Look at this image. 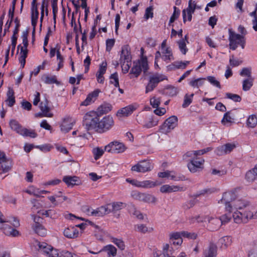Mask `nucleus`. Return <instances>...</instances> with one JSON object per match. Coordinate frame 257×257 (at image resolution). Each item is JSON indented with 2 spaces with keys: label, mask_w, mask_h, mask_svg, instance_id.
Returning a JSON list of instances; mask_svg holds the SVG:
<instances>
[{
  "label": "nucleus",
  "mask_w": 257,
  "mask_h": 257,
  "mask_svg": "<svg viewBox=\"0 0 257 257\" xmlns=\"http://www.w3.org/2000/svg\"><path fill=\"white\" fill-rule=\"evenodd\" d=\"M148 69L147 58L146 57H142L137 62L134 63L129 74L130 78H132L133 76L138 77L142 71L145 75H147Z\"/></svg>",
  "instance_id": "nucleus-1"
},
{
  "label": "nucleus",
  "mask_w": 257,
  "mask_h": 257,
  "mask_svg": "<svg viewBox=\"0 0 257 257\" xmlns=\"http://www.w3.org/2000/svg\"><path fill=\"white\" fill-rule=\"evenodd\" d=\"M47 6L48 4L46 2V0H43L42 6H41V18H40V21L42 22L44 18V10L46 9V15H48V11L47 9Z\"/></svg>",
  "instance_id": "nucleus-59"
},
{
  "label": "nucleus",
  "mask_w": 257,
  "mask_h": 257,
  "mask_svg": "<svg viewBox=\"0 0 257 257\" xmlns=\"http://www.w3.org/2000/svg\"><path fill=\"white\" fill-rule=\"evenodd\" d=\"M74 123L75 121L71 117H66L63 119L61 125V130L64 133H67L72 128Z\"/></svg>",
  "instance_id": "nucleus-20"
},
{
  "label": "nucleus",
  "mask_w": 257,
  "mask_h": 257,
  "mask_svg": "<svg viewBox=\"0 0 257 257\" xmlns=\"http://www.w3.org/2000/svg\"><path fill=\"white\" fill-rule=\"evenodd\" d=\"M159 184L157 181H152L151 180H144L142 181H140L139 183V187L144 188H153Z\"/></svg>",
  "instance_id": "nucleus-37"
},
{
  "label": "nucleus",
  "mask_w": 257,
  "mask_h": 257,
  "mask_svg": "<svg viewBox=\"0 0 257 257\" xmlns=\"http://www.w3.org/2000/svg\"><path fill=\"white\" fill-rule=\"evenodd\" d=\"M38 250L39 252L49 257H58V251L54 248L51 245L46 242H38Z\"/></svg>",
  "instance_id": "nucleus-5"
},
{
  "label": "nucleus",
  "mask_w": 257,
  "mask_h": 257,
  "mask_svg": "<svg viewBox=\"0 0 257 257\" xmlns=\"http://www.w3.org/2000/svg\"><path fill=\"white\" fill-rule=\"evenodd\" d=\"M43 80L45 83L47 84H52L57 82L56 77L55 75H45L43 77Z\"/></svg>",
  "instance_id": "nucleus-54"
},
{
  "label": "nucleus",
  "mask_w": 257,
  "mask_h": 257,
  "mask_svg": "<svg viewBox=\"0 0 257 257\" xmlns=\"http://www.w3.org/2000/svg\"><path fill=\"white\" fill-rule=\"evenodd\" d=\"M204 159L200 158L190 160V162L187 165L188 169L193 173L200 172L204 168Z\"/></svg>",
  "instance_id": "nucleus-9"
},
{
  "label": "nucleus",
  "mask_w": 257,
  "mask_h": 257,
  "mask_svg": "<svg viewBox=\"0 0 257 257\" xmlns=\"http://www.w3.org/2000/svg\"><path fill=\"white\" fill-rule=\"evenodd\" d=\"M114 121L110 115L103 117L101 120L99 119L98 132L103 133L110 130L114 125Z\"/></svg>",
  "instance_id": "nucleus-4"
},
{
  "label": "nucleus",
  "mask_w": 257,
  "mask_h": 257,
  "mask_svg": "<svg viewBox=\"0 0 257 257\" xmlns=\"http://www.w3.org/2000/svg\"><path fill=\"white\" fill-rule=\"evenodd\" d=\"M63 181L66 184V185L68 186H73L74 185H79V179L77 176H64L63 178Z\"/></svg>",
  "instance_id": "nucleus-30"
},
{
  "label": "nucleus",
  "mask_w": 257,
  "mask_h": 257,
  "mask_svg": "<svg viewBox=\"0 0 257 257\" xmlns=\"http://www.w3.org/2000/svg\"><path fill=\"white\" fill-rule=\"evenodd\" d=\"M205 78H200L192 80L191 81H190L189 84L193 87L198 88L199 86L203 84L204 80H205Z\"/></svg>",
  "instance_id": "nucleus-50"
},
{
  "label": "nucleus",
  "mask_w": 257,
  "mask_h": 257,
  "mask_svg": "<svg viewBox=\"0 0 257 257\" xmlns=\"http://www.w3.org/2000/svg\"><path fill=\"white\" fill-rule=\"evenodd\" d=\"M135 109L136 107L134 105H129L118 110L116 113V115L120 117L127 116L132 114Z\"/></svg>",
  "instance_id": "nucleus-24"
},
{
  "label": "nucleus",
  "mask_w": 257,
  "mask_h": 257,
  "mask_svg": "<svg viewBox=\"0 0 257 257\" xmlns=\"http://www.w3.org/2000/svg\"><path fill=\"white\" fill-rule=\"evenodd\" d=\"M228 213L222 215L219 219L220 220L221 225L223 223H225L230 221L232 215H231V212L227 211Z\"/></svg>",
  "instance_id": "nucleus-55"
},
{
  "label": "nucleus",
  "mask_w": 257,
  "mask_h": 257,
  "mask_svg": "<svg viewBox=\"0 0 257 257\" xmlns=\"http://www.w3.org/2000/svg\"><path fill=\"white\" fill-rule=\"evenodd\" d=\"M229 41L230 48L235 50L238 45H240L242 49L244 48L245 44V39L243 36L237 34L229 30Z\"/></svg>",
  "instance_id": "nucleus-2"
},
{
  "label": "nucleus",
  "mask_w": 257,
  "mask_h": 257,
  "mask_svg": "<svg viewBox=\"0 0 257 257\" xmlns=\"http://www.w3.org/2000/svg\"><path fill=\"white\" fill-rule=\"evenodd\" d=\"M107 68V63L106 61H103L100 65L99 69L96 73V76L97 78V82L99 83H103L104 77L103 75L105 73Z\"/></svg>",
  "instance_id": "nucleus-21"
},
{
  "label": "nucleus",
  "mask_w": 257,
  "mask_h": 257,
  "mask_svg": "<svg viewBox=\"0 0 257 257\" xmlns=\"http://www.w3.org/2000/svg\"><path fill=\"white\" fill-rule=\"evenodd\" d=\"M109 79L111 84H113L115 87H119V79L116 72L112 74L109 77Z\"/></svg>",
  "instance_id": "nucleus-47"
},
{
  "label": "nucleus",
  "mask_w": 257,
  "mask_h": 257,
  "mask_svg": "<svg viewBox=\"0 0 257 257\" xmlns=\"http://www.w3.org/2000/svg\"><path fill=\"white\" fill-rule=\"evenodd\" d=\"M182 236L189 239H195L197 237V234L194 232H189L188 231H181Z\"/></svg>",
  "instance_id": "nucleus-62"
},
{
  "label": "nucleus",
  "mask_w": 257,
  "mask_h": 257,
  "mask_svg": "<svg viewBox=\"0 0 257 257\" xmlns=\"http://www.w3.org/2000/svg\"><path fill=\"white\" fill-rule=\"evenodd\" d=\"M233 211H238V209H241L243 207H246L248 204L246 202L241 200H235L232 203Z\"/></svg>",
  "instance_id": "nucleus-34"
},
{
  "label": "nucleus",
  "mask_w": 257,
  "mask_h": 257,
  "mask_svg": "<svg viewBox=\"0 0 257 257\" xmlns=\"http://www.w3.org/2000/svg\"><path fill=\"white\" fill-rule=\"evenodd\" d=\"M257 124V117L255 115H250L247 120V125L248 127L253 128Z\"/></svg>",
  "instance_id": "nucleus-42"
},
{
  "label": "nucleus",
  "mask_w": 257,
  "mask_h": 257,
  "mask_svg": "<svg viewBox=\"0 0 257 257\" xmlns=\"http://www.w3.org/2000/svg\"><path fill=\"white\" fill-rule=\"evenodd\" d=\"M253 79L252 77L247 78L243 81L242 89L246 91L250 89L253 85Z\"/></svg>",
  "instance_id": "nucleus-39"
},
{
  "label": "nucleus",
  "mask_w": 257,
  "mask_h": 257,
  "mask_svg": "<svg viewBox=\"0 0 257 257\" xmlns=\"http://www.w3.org/2000/svg\"><path fill=\"white\" fill-rule=\"evenodd\" d=\"M0 223H10L14 227L20 226L19 220L15 217H6L0 211Z\"/></svg>",
  "instance_id": "nucleus-22"
},
{
  "label": "nucleus",
  "mask_w": 257,
  "mask_h": 257,
  "mask_svg": "<svg viewBox=\"0 0 257 257\" xmlns=\"http://www.w3.org/2000/svg\"><path fill=\"white\" fill-rule=\"evenodd\" d=\"M166 79L167 77L163 74L156 73L150 76L149 82L146 87V93L153 91L160 82Z\"/></svg>",
  "instance_id": "nucleus-3"
},
{
  "label": "nucleus",
  "mask_w": 257,
  "mask_h": 257,
  "mask_svg": "<svg viewBox=\"0 0 257 257\" xmlns=\"http://www.w3.org/2000/svg\"><path fill=\"white\" fill-rule=\"evenodd\" d=\"M7 99L6 101L8 103V105L9 106L12 107L15 103V97L14 96V90L12 88L9 87L7 93Z\"/></svg>",
  "instance_id": "nucleus-36"
},
{
  "label": "nucleus",
  "mask_w": 257,
  "mask_h": 257,
  "mask_svg": "<svg viewBox=\"0 0 257 257\" xmlns=\"http://www.w3.org/2000/svg\"><path fill=\"white\" fill-rule=\"evenodd\" d=\"M150 101L153 108H158L160 105L161 99L160 97L154 96L150 98Z\"/></svg>",
  "instance_id": "nucleus-49"
},
{
  "label": "nucleus",
  "mask_w": 257,
  "mask_h": 257,
  "mask_svg": "<svg viewBox=\"0 0 257 257\" xmlns=\"http://www.w3.org/2000/svg\"><path fill=\"white\" fill-rule=\"evenodd\" d=\"M99 117L96 114L94 116L90 114L85 116V123L88 130L96 129L98 132Z\"/></svg>",
  "instance_id": "nucleus-13"
},
{
  "label": "nucleus",
  "mask_w": 257,
  "mask_h": 257,
  "mask_svg": "<svg viewBox=\"0 0 257 257\" xmlns=\"http://www.w3.org/2000/svg\"><path fill=\"white\" fill-rule=\"evenodd\" d=\"M106 207H107L108 209H109L110 213L111 212H114L125 207V204L121 202H114L112 203L107 204Z\"/></svg>",
  "instance_id": "nucleus-29"
},
{
  "label": "nucleus",
  "mask_w": 257,
  "mask_h": 257,
  "mask_svg": "<svg viewBox=\"0 0 257 257\" xmlns=\"http://www.w3.org/2000/svg\"><path fill=\"white\" fill-rule=\"evenodd\" d=\"M216 254L217 246L213 243H210L203 252L204 257H216Z\"/></svg>",
  "instance_id": "nucleus-26"
},
{
  "label": "nucleus",
  "mask_w": 257,
  "mask_h": 257,
  "mask_svg": "<svg viewBox=\"0 0 257 257\" xmlns=\"http://www.w3.org/2000/svg\"><path fill=\"white\" fill-rule=\"evenodd\" d=\"M64 235L69 238H74L78 236L79 231L74 226H69L64 230Z\"/></svg>",
  "instance_id": "nucleus-25"
},
{
  "label": "nucleus",
  "mask_w": 257,
  "mask_h": 257,
  "mask_svg": "<svg viewBox=\"0 0 257 257\" xmlns=\"http://www.w3.org/2000/svg\"><path fill=\"white\" fill-rule=\"evenodd\" d=\"M205 79L213 85L217 87V88H221L220 82L215 78V77L209 76L207 77Z\"/></svg>",
  "instance_id": "nucleus-56"
},
{
  "label": "nucleus",
  "mask_w": 257,
  "mask_h": 257,
  "mask_svg": "<svg viewBox=\"0 0 257 257\" xmlns=\"http://www.w3.org/2000/svg\"><path fill=\"white\" fill-rule=\"evenodd\" d=\"M104 151H105V149H102L98 147L94 148L92 150V153L94 159L97 160L99 159L103 154Z\"/></svg>",
  "instance_id": "nucleus-44"
},
{
  "label": "nucleus",
  "mask_w": 257,
  "mask_h": 257,
  "mask_svg": "<svg viewBox=\"0 0 257 257\" xmlns=\"http://www.w3.org/2000/svg\"><path fill=\"white\" fill-rule=\"evenodd\" d=\"M236 195L234 191H229L225 192L223 194L221 201L225 205V210L229 211L230 213L232 212L233 209L232 206V202L235 200Z\"/></svg>",
  "instance_id": "nucleus-7"
},
{
  "label": "nucleus",
  "mask_w": 257,
  "mask_h": 257,
  "mask_svg": "<svg viewBox=\"0 0 257 257\" xmlns=\"http://www.w3.org/2000/svg\"><path fill=\"white\" fill-rule=\"evenodd\" d=\"M57 54V59L58 61V68L57 69V70L58 71L63 67V62H64V58L63 56L61 55L60 52L59 50H57L56 52Z\"/></svg>",
  "instance_id": "nucleus-58"
},
{
  "label": "nucleus",
  "mask_w": 257,
  "mask_h": 257,
  "mask_svg": "<svg viewBox=\"0 0 257 257\" xmlns=\"http://www.w3.org/2000/svg\"><path fill=\"white\" fill-rule=\"evenodd\" d=\"M107 253L108 257H114L116 255L117 249L111 244H108L103 247L102 249Z\"/></svg>",
  "instance_id": "nucleus-32"
},
{
  "label": "nucleus",
  "mask_w": 257,
  "mask_h": 257,
  "mask_svg": "<svg viewBox=\"0 0 257 257\" xmlns=\"http://www.w3.org/2000/svg\"><path fill=\"white\" fill-rule=\"evenodd\" d=\"M111 241L114 243L120 249L124 250L125 248V244L124 242L120 239L112 237L111 238Z\"/></svg>",
  "instance_id": "nucleus-53"
},
{
  "label": "nucleus",
  "mask_w": 257,
  "mask_h": 257,
  "mask_svg": "<svg viewBox=\"0 0 257 257\" xmlns=\"http://www.w3.org/2000/svg\"><path fill=\"white\" fill-rule=\"evenodd\" d=\"M100 91L99 89H96L93 92L90 93L87 96L85 100L81 103V105L87 106L93 102L98 96Z\"/></svg>",
  "instance_id": "nucleus-23"
},
{
  "label": "nucleus",
  "mask_w": 257,
  "mask_h": 257,
  "mask_svg": "<svg viewBox=\"0 0 257 257\" xmlns=\"http://www.w3.org/2000/svg\"><path fill=\"white\" fill-rule=\"evenodd\" d=\"M153 165L149 160H143L139 162L132 167V171L137 172L145 173L151 171Z\"/></svg>",
  "instance_id": "nucleus-8"
},
{
  "label": "nucleus",
  "mask_w": 257,
  "mask_h": 257,
  "mask_svg": "<svg viewBox=\"0 0 257 257\" xmlns=\"http://www.w3.org/2000/svg\"><path fill=\"white\" fill-rule=\"evenodd\" d=\"M166 93L170 96H175L178 93V89L176 87L170 86L167 88Z\"/></svg>",
  "instance_id": "nucleus-63"
},
{
  "label": "nucleus",
  "mask_w": 257,
  "mask_h": 257,
  "mask_svg": "<svg viewBox=\"0 0 257 257\" xmlns=\"http://www.w3.org/2000/svg\"><path fill=\"white\" fill-rule=\"evenodd\" d=\"M158 123V120L156 118L149 116L146 117L145 122L143 126L146 128H151L157 125Z\"/></svg>",
  "instance_id": "nucleus-31"
},
{
  "label": "nucleus",
  "mask_w": 257,
  "mask_h": 257,
  "mask_svg": "<svg viewBox=\"0 0 257 257\" xmlns=\"http://www.w3.org/2000/svg\"><path fill=\"white\" fill-rule=\"evenodd\" d=\"M179 50L183 55H185L188 51V49L186 47V44L185 40L181 39L177 42Z\"/></svg>",
  "instance_id": "nucleus-46"
},
{
  "label": "nucleus",
  "mask_w": 257,
  "mask_h": 257,
  "mask_svg": "<svg viewBox=\"0 0 257 257\" xmlns=\"http://www.w3.org/2000/svg\"><path fill=\"white\" fill-rule=\"evenodd\" d=\"M198 150L197 151H190L186 153L184 156V159H186L187 158H190V160L196 159L197 158L199 155Z\"/></svg>",
  "instance_id": "nucleus-48"
},
{
  "label": "nucleus",
  "mask_w": 257,
  "mask_h": 257,
  "mask_svg": "<svg viewBox=\"0 0 257 257\" xmlns=\"http://www.w3.org/2000/svg\"><path fill=\"white\" fill-rule=\"evenodd\" d=\"M131 53L127 46H124L122 47L120 57V63H130L131 62Z\"/></svg>",
  "instance_id": "nucleus-19"
},
{
  "label": "nucleus",
  "mask_w": 257,
  "mask_h": 257,
  "mask_svg": "<svg viewBox=\"0 0 257 257\" xmlns=\"http://www.w3.org/2000/svg\"><path fill=\"white\" fill-rule=\"evenodd\" d=\"M236 146L235 143H227L220 146L215 150V153L218 156H222L230 153L233 151Z\"/></svg>",
  "instance_id": "nucleus-15"
},
{
  "label": "nucleus",
  "mask_w": 257,
  "mask_h": 257,
  "mask_svg": "<svg viewBox=\"0 0 257 257\" xmlns=\"http://www.w3.org/2000/svg\"><path fill=\"white\" fill-rule=\"evenodd\" d=\"M10 125L12 130L21 134L24 128L15 120H12L10 122Z\"/></svg>",
  "instance_id": "nucleus-40"
},
{
  "label": "nucleus",
  "mask_w": 257,
  "mask_h": 257,
  "mask_svg": "<svg viewBox=\"0 0 257 257\" xmlns=\"http://www.w3.org/2000/svg\"><path fill=\"white\" fill-rule=\"evenodd\" d=\"M178 123V118L173 115L167 118L164 123L160 126V131L163 133L167 134L173 130Z\"/></svg>",
  "instance_id": "nucleus-6"
},
{
  "label": "nucleus",
  "mask_w": 257,
  "mask_h": 257,
  "mask_svg": "<svg viewBox=\"0 0 257 257\" xmlns=\"http://www.w3.org/2000/svg\"><path fill=\"white\" fill-rule=\"evenodd\" d=\"M40 109L41 112L37 113L35 114L36 117H52L53 116V113L51 112V109L49 106L48 102L47 100L42 101L40 103Z\"/></svg>",
  "instance_id": "nucleus-12"
},
{
  "label": "nucleus",
  "mask_w": 257,
  "mask_h": 257,
  "mask_svg": "<svg viewBox=\"0 0 257 257\" xmlns=\"http://www.w3.org/2000/svg\"><path fill=\"white\" fill-rule=\"evenodd\" d=\"M219 242L222 244V247L226 248L231 244V237L229 236H223L220 239Z\"/></svg>",
  "instance_id": "nucleus-41"
},
{
  "label": "nucleus",
  "mask_w": 257,
  "mask_h": 257,
  "mask_svg": "<svg viewBox=\"0 0 257 257\" xmlns=\"http://www.w3.org/2000/svg\"><path fill=\"white\" fill-rule=\"evenodd\" d=\"M125 150V145L118 142H111L105 147V150L110 153H121Z\"/></svg>",
  "instance_id": "nucleus-11"
},
{
  "label": "nucleus",
  "mask_w": 257,
  "mask_h": 257,
  "mask_svg": "<svg viewBox=\"0 0 257 257\" xmlns=\"http://www.w3.org/2000/svg\"><path fill=\"white\" fill-rule=\"evenodd\" d=\"M161 53L162 59L167 63L175 59L171 48L161 51Z\"/></svg>",
  "instance_id": "nucleus-28"
},
{
  "label": "nucleus",
  "mask_w": 257,
  "mask_h": 257,
  "mask_svg": "<svg viewBox=\"0 0 257 257\" xmlns=\"http://www.w3.org/2000/svg\"><path fill=\"white\" fill-rule=\"evenodd\" d=\"M20 57L19 58V62L22 68H24L26 63V58L27 57L28 51H24L21 49L20 51Z\"/></svg>",
  "instance_id": "nucleus-51"
},
{
  "label": "nucleus",
  "mask_w": 257,
  "mask_h": 257,
  "mask_svg": "<svg viewBox=\"0 0 257 257\" xmlns=\"http://www.w3.org/2000/svg\"><path fill=\"white\" fill-rule=\"evenodd\" d=\"M20 135L24 136L30 137L32 138H35L37 136V134L34 131L28 130L25 128H23Z\"/></svg>",
  "instance_id": "nucleus-45"
},
{
  "label": "nucleus",
  "mask_w": 257,
  "mask_h": 257,
  "mask_svg": "<svg viewBox=\"0 0 257 257\" xmlns=\"http://www.w3.org/2000/svg\"><path fill=\"white\" fill-rule=\"evenodd\" d=\"M185 189L183 187L168 184L162 185L160 188V191L162 193H171L175 192L183 191Z\"/></svg>",
  "instance_id": "nucleus-16"
},
{
  "label": "nucleus",
  "mask_w": 257,
  "mask_h": 257,
  "mask_svg": "<svg viewBox=\"0 0 257 257\" xmlns=\"http://www.w3.org/2000/svg\"><path fill=\"white\" fill-rule=\"evenodd\" d=\"M193 96V93L191 94L190 95H188L187 94L185 95L184 98V102L182 104V107L183 108L187 107L191 103Z\"/></svg>",
  "instance_id": "nucleus-52"
},
{
  "label": "nucleus",
  "mask_w": 257,
  "mask_h": 257,
  "mask_svg": "<svg viewBox=\"0 0 257 257\" xmlns=\"http://www.w3.org/2000/svg\"><path fill=\"white\" fill-rule=\"evenodd\" d=\"M3 225L1 229L4 233L8 236L13 237L18 236L20 235L19 231L12 227L9 224L10 223H2ZM10 224H11L10 223Z\"/></svg>",
  "instance_id": "nucleus-17"
},
{
  "label": "nucleus",
  "mask_w": 257,
  "mask_h": 257,
  "mask_svg": "<svg viewBox=\"0 0 257 257\" xmlns=\"http://www.w3.org/2000/svg\"><path fill=\"white\" fill-rule=\"evenodd\" d=\"M233 217L234 221L237 223L243 222V213L238 211H233Z\"/></svg>",
  "instance_id": "nucleus-43"
},
{
  "label": "nucleus",
  "mask_w": 257,
  "mask_h": 257,
  "mask_svg": "<svg viewBox=\"0 0 257 257\" xmlns=\"http://www.w3.org/2000/svg\"><path fill=\"white\" fill-rule=\"evenodd\" d=\"M157 198L154 195L147 193H143L141 201L147 203L155 204L157 202Z\"/></svg>",
  "instance_id": "nucleus-33"
},
{
  "label": "nucleus",
  "mask_w": 257,
  "mask_h": 257,
  "mask_svg": "<svg viewBox=\"0 0 257 257\" xmlns=\"http://www.w3.org/2000/svg\"><path fill=\"white\" fill-rule=\"evenodd\" d=\"M42 215L46 216V217H50L52 218H55L57 217V213L56 210L49 209L45 210L42 213Z\"/></svg>",
  "instance_id": "nucleus-57"
},
{
  "label": "nucleus",
  "mask_w": 257,
  "mask_h": 257,
  "mask_svg": "<svg viewBox=\"0 0 257 257\" xmlns=\"http://www.w3.org/2000/svg\"><path fill=\"white\" fill-rule=\"evenodd\" d=\"M12 167V161L9 159L0 163V173H4L10 170Z\"/></svg>",
  "instance_id": "nucleus-35"
},
{
  "label": "nucleus",
  "mask_w": 257,
  "mask_h": 257,
  "mask_svg": "<svg viewBox=\"0 0 257 257\" xmlns=\"http://www.w3.org/2000/svg\"><path fill=\"white\" fill-rule=\"evenodd\" d=\"M110 213L109 209L105 206H101L91 211L90 215L94 216H102Z\"/></svg>",
  "instance_id": "nucleus-27"
},
{
  "label": "nucleus",
  "mask_w": 257,
  "mask_h": 257,
  "mask_svg": "<svg viewBox=\"0 0 257 257\" xmlns=\"http://www.w3.org/2000/svg\"><path fill=\"white\" fill-rule=\"evenodd\" d=\"M196 9V4H192V0H190L189 2L188 7L186 10H184L182 12L183 21L185 23L186 22V12H191L193 13Z\"/></svg>",
  "instance_id": "nucleus-38"
},
{
  "label": "nucleus",
  "mask_w": 257,
  "mask_h": 257,
  "mask_svg": "<svg viewBox=\"0 0 257 257\" xmlns=\"http://www.w3.org/2000/svg\"><path fill=\"white\" fill-rule=\"evenodd\" d=\"M58 257H78L76 254H72L71 252L66 251L63 250L60 253L58 252Z\"/></svg>",
  "instance_id": "nucleus-64"
},
{
  "label": "nucleus",
  "mask_w": 257,
  "mask_h": 257,
  "mask_svg": "<svg viewBox=\"0 0 257 257\" xmlns=\"http://www.w3.org/2000/svg\"><path fill=\"white\" fill-rule=\"evenodd\" d=\"M204 221L208 222L206 227L210 231H215L218 230L220 226V220L218 218H214L212 216H205Z\"/></svg>",
  "instance_id": "nucleus-14"
},
{
  "label": "nucleus",
  "mask_w": 257,
  "mask_h": 257,
  "mask_svg": "<svg viewBox=\"0 0 257 257\" xmlns=\"http://www.w3.org/2000/svg\"><path fill=\"white\" fill-rule=\"evenodd\" d=\"M226 96L227 98L232 100L234 102H240L241 100V97L239 95L236 94L227 93L226 94Z\"/></svg>",
  "instance_id": "nucleus-60"
},
{
  "label": "nucleus",
  "mask_w": 257,
  "mask_h": 257,
  "mask_svg": "<svg viewBox=\"0 0 257 257\" xmlns=\"http://www.w3.org/2000/svg\"><path fill=\"white\" fill-rule=\"evenodd\" d=\"M31 216L34 222L32 226L33 231L40 236H46L47 234V229L39 222L40 217L35 214H31Z\"/></svg>",
  "instance_id": "nucleus-10"
},
{
  "label": "nucleus",
  "mask_w": 257,
  "mask_h": 257,
  "mask_svg": "<svg viewBox=\"0 0 257 257\" xmlns=\"http://www.w3.org/2000/svg\"><path fill=\"white\" fill-rule=\"evenodd\" d=\"M245 179L246 182L250 183L257 181V164L246 172Z\"/></svg>",
  "instance_id": "nucleus-18"
},
{
  "label": "nucleus",
  "mask_w": 257,
  "mask_h": 257,
  "mask_svg": "<svg viewBox=\"0 0 257 257\" xmlns=\"http://www.w3.org/2000/svg\"><path fill=\"white\" fill-rule=\"evenodd\" d=\"M182 232H175L169 234L170 240H176L182 239Z\"/></svg>",
  "instance_id": "nucleus-61"
}]
</instances>
